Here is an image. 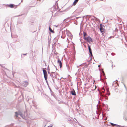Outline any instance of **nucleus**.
Wrapping results in <instances>:
<instances>
[{"instance_id": "1", "label": "nucleus", "mask_w": 127, "mask_h": 127, "mask_svg": "<svg viewBox=\"0 0 127 127\" xmlns=\"http://www.w3.org/2000/svg\"><path fill=\"white\" fill-rule=\"evenodd\" d=\"M15 117L16 118H18V116L19 115L20 116L22 117L23 119L25 120H26V119L25 116H23V114L22 113V112L20 111H19L18 112H15Z\"/></svg>"}, {"instance_id": "2", "label": "nucleus", "mask_w": 127, "mask_h": 127, "mask_svg": "<svg viewBox=\"0 0 127 127\" xmlns=\"http://www.w3.org/2000/svg\"><path fill=\"white\" fill-rule=\"evenodd\" d=\"M104 27L103 25L101 24H100V28L99 29L100 31L103 35L104 33Z\"/></svg>"}, {"instance_id": "3", "label": "nucleus", "mask_w": 127, "mask_h": 127, "mask_svg": "<svg viewBox=\"0 0 127 127\" xmlns=\"http://www.w3.org/2000/svg\"><path fill=\"white\" fill-rule=\"evenodd\" d=\"M85 40L89 43H91L93 42V40L92 38L89 36H88L84 39Z\"/></svg>"}, {"instance_id": "4", "label": "nucleus", "mask_w": 127, "mask_h": 127, "mask_svg": "<svg viewBox=\"0 0 127 127\" xmlns=\"http://www.w3.org/2000/svg\"><path fill=\"white\" fill-rule=\"evenodd\" d=\"M87 45L88 47L89 51V54L90 55V56H93L92 50L91 49L90 46L88 44H87Z\"/></svg>"}, {"instance_id": "5", "label": "nucleus", "mask_w": 127, "mask_h": 127, "mask_svg": "<svg viewBox=\"0 0 127 127\" xmlns=\"http://www.w3.org/2000/svg\"><path fill=\"white\" fill-rule=\"evenodd\" d=\"M50 76L52 78V79L53 81V82H54V78H56V76L55 74V72H52V74L50 75Z\"/></svg>"}, {"instance_id": "6", "label": "nucleus", "mask_w": 127, "mask_h": 127, "mask_svg": "<svg viewBox=\"0 0 127 127\" xmlns=\"http://www.w3.org/2000/svg\"><path fill=\"white\" fill-rule=\"evenodd\" d=\"M28 82L27 81H24L22 82V85L25 87H26L28 84Z\"/></svg>"}, {"instance_id": "7", "label": "nucleus", "mask_w": 127, "mask_h": 127, "mask_svg": "<svg viewBox=\"0 0 127 127\" xmlns=\"http://www.w3.org/2000/svg\"><path fill=\"white\" fill-rule=\"evenodd\" d=\"M102 93L100 94V96H101L102 97H105V99L107 100L108 99V98L106 96V95L105 94H104Z\"/></svg>"}, {"instance_id": "8", "label": "nucleus", "mask_w": 127, "mask_h": 127, "mask_svg": "<svg viewBox=\"0 0 127 127\" xmlns=\"http://www.w3.org/2000/svg\"><path fill=\"white\" fill-rule=\"evenodd\" d=\"M97 90L99 91L100 94V93L103 94L105 93V89L104 88H102L101 91H100L98 89H97Z\"/></svg>"}, {"instance_id": "9", "label": "nucleus", "mask_w": 127, "mask_h": 127, "mask_svg": "<svg viewBox=\"0 0 127 127\" xmlns=\"http://www.w3.org/2000/svg\"><path fill=\"white\" fill-rule=\"evenodd\" d=\"M57 62L59 64L60 68H61L62 66V63L61 61L59 59H58Z\"/></svg>"}, {"instance_id": "10", "label": "nucleus", "mask_w": 127, "mask_h": 127, "mask_svg": "<svg viewBox=\"0 0 127 127\" xmlns=\"http://www.w3.org/2000/svg\"><path fill=\"white\" fill-rule=\"evenodd\" d=\"M29 113L27 112V111L25 112L24 113L23 116H25V117L26 118V117H27L29 116ZM26 119L27 118H26Z\"/></svg>"}, {"instance_id": "11", "label": "nucleus", "mask_w": 127, "mask_h": 127, "mask_svg": "<svg viewBox=\"0 0 127 127\" xmlns=\"http://www.w3.org/2000/svg\"><path fill=\"white\" fill-rule=\"evenodd\" d=\"M43 74L45 80H47V72L43 73Z\"/></svg>"}, {"instance_id": "12", "label": "nucleus", "mask_w": 127, "mask_h": 127, "mask_svg": "<svg viewBox=\"0 0 127 127\" xmlns=\"http://www.w3.org/2000/svg\"><path fill=\"white\" fill-rule=\"evenodd\" d=\"M71 94L73 95H76V93L74 89L71 91Z\"/></svg>"}, {"instance_id": "13", "label": "nucleus", "mask_w": 127, "mask_h": 127, "mask_svg": "<svg viewBox=\"0 0 127 127\" xmlns=\"http://www.w3.org/2000/svg\"><path fill=\"white\" fill-rule=\"evenodd\" d=\"M7 6H8V7L10 8H13L14 7V5L12 4H10L9 5H7Z\"/></svg>"}, {"instance_id": "14", "label": "nucleus", "mask_w": 127, "mask_h": 127, "mask_svg": "<svg viewBox=\"0 0 127 127\" xmlns=\"http://www.w3.org/2000/svg\"><path fill=\"white\" fill-rule=\"evenodd\" d=\"M83 38L84 39L86 38V36H87V33L85 32H83Z\"/></svg>"}, {"instance_id": "15", "label": "nucleus", "mask_w": 127, "mask_h": 127, "mask_svg": "<svg viewBox=\"0 0 127 127\" xmlns=\"http://www.w3.org/2000/svg\"><path fill=\"white\" fill-rule=\"evenodd\" d=\"M78 0H75L73 3V5L74 6L75 5L78 1Z\"/></svg>"}, {"instance_id": "16", "label": "nucleus", "mask_w": 127, "mask_h": 127, "mask_svg": "<svg viewBox=\"0 0 127 127\" xmlns=\"http://www.w3.org/2000/svg\"><path fill=\"white\" fill-rule=\"evenodd\" d=\"M65 37V34H64V33H62V35L61 36V37L63 39H64Z\"/></svg>"}, {"instance_id": "17", "label": "nucleus", "mask_w": 127, "mask_h": 127, "mask_svg": "<svg viewBox=\"0 0 127 127\" xmlns=\"http://www.w3.org/2000/svg\"><path fill=\"white\" fill-rule=\"evenodd\" d=\"M49 30L50 31V32L54 33V31L50 27H49Z\"/></svg>"}, {"instance_id": "18", "label": "nucleus", "mask_w": 127, "mask_h": 127, "mask_svg": "<svg viewBox=\"0 0 127 127\" xmlns=\"http://www.w3.org/2000/svg\"><path fill=\"white\" fill-rule=\"evenodd\" d=\"M22 23V22L21 21H18L17 22V24L18 25V24H21Z\"/></svg>"}, {"instance_id": "19", "label": "nucleus", "mask_w": 127, "mask_h": 127, "mask_svg": "<svg viewBox=\"0 0 127 127\" xmlns=\"http://www.w3.org/2000/svg\"><path fill=\"white\" fill-rule=\"evenodd\" d=\"M69 37L71 39L72 38V35L71 34H70V35L69 36Z\"/></svg>"}, {"instance_id": "20", "label": "nucleus", "mask_w": 127, "mask_h": 127, "mask_svg": "<svg viewBox=\"0 0 127 127\" xmlns=\"http://www.w3.org/2000/svg\"><path fill=\"white\" fill-rule=\"evenodd\" d=\"M90 56L91 57V58H90V59L88 61V62L89 63L91 62V60L92 59V57H93V56Z\"/></svg>"}, {"instance_id": "21", "label": "nucleus", "mask_w": 127, "mask_h": 127, "mask_svg": "<svg viewBox=\"0 0 127 127\" xmlns=\"http://www.w3.org/2000/svg\"><path fill=\"white\" fill-rule=\"evenodd\" d=\"M43 73L47 72V71L46 70L44 69L43 68Z\"/></svg>"}, {"instance_id": "22", "label": "nucleus", "mask_w": 127, "mask_h": 127, "mask_svg": "<svg viewBox=\"0 0 127 127\" xmlns=\"http://www.w3.org/2000/svg\"><path fill=\"white\" fill-rule=\"evenodd\" d=\"M87 16H89V18H90V17L91 16H92V17H94V18H96V19H97V18H96L95 17H94V16H92L88 15H87Z\"/></svg>"}, {"instance_id": "23", "label": "nucleus", "mask_w": 127, "mask_h": 127, "mask_svg": "<svg viewBox=\"0 0 127 127\" xmlns=\"http://www.w3.org/2000/svg\"><path fill=\"white\" fill-rule=\"evenodd\" d=\"M110 124H111V125L112 126H115V124L112 123L110 122Z\"/></svg>"}, {"instance_id": "24", "label": "nucleus", "mask_w": 127, "mask_h": 127, "mask_svg": "<svg viewBox=\"0 0 127 127\" xmlns=\"http://www.w3.org/2000/svg\"><path fill=\"white\" fill-rule=\"evenodd\" d=\"M118 127H125V126H121V125H118Z\"/></svg>"}, {"instance_id": "25", "label": "nucleus", "mask_w": 127, "mask_h": 127, "mask_svg": "<svg viewBox=\"0 0 127 127\" xmlns=\"http://www.w3.org/2000/svg\"><path fill=\"white\" fill-rule=\"evenodd\" d=\"M67 67L69 71L70 70V67L68 65L67 66Z\"/></svg>"}, {"instance_id": "26", "label": "nucleus", "mask_w": 127, "mask_h": 127, "mask_svg": "<svg viewBox=\"0 0 127 127\" xmlns=\"http://www.w3.org/2000/svg\"><path fill=\"white\" fill-rule=\"evenodd\" d=\"M106 95H108V96L110 95V93L109 92H107Z\"/></svg>"}, {"instance_id": "27", "label": "nucleus", "mask_w": 127, "mask_h": 127, "mask_svg": "<svg viewBox=\"0 0 127 127\" xmlns=\"http://www.w3.org/2000/svg\"><path fill=\"white\" fill-rule=\"evenodd\" d=\"M48 73L50 74V76L52 74V72L51 73H50V71H48Z\"/></svg>"}, {"instance_id": "28", "label": "nucleus", "mask_w": 127, "mask_h": 127, "mask_svg": "<svg viewBox=\"0 0 127 127\" xmlns=\"http://www.w3.org/2000/svg\"><path fill=\"white\" fill-rule=\"evenodd\" d=\"M27 55V53L24 54H22V55H21V56H22V55Z\"/></svg>"}, {"instance_id": "29", "label": "nucleus", "mask_w": 127, "mask_h": 127, "mask_svg": "<svg viewBox=\"0 0 127 127\" xmlns=\"http://www.w3.org/2000/svg\"><path fill=\"white\" fill-rule=\"evenodd\" d=\"M106 90L107 92H109V89H106Z\"/></svg>"}, {"instance_id": "30", "label": "nucleus", "mask_w": 127, "mask_h": 127, "mask_svg": "<svg viewBox=\"0 0 127 127\" xmlns=\"http://www.w3.org/2000/svg\"><path fill=\"white\" fill-rule=\"evenodd\" d=\"M47 69L48 71H50V69L49 68V66H48V67L47 68Z\"/></svg>"}, {"instance_id": "31", "label": "nucleus", "mask_w": 127, "mask_h": 127, "mask_svg": "<svg viewBox=\"0 0 127 127\" xmlns=\"http://www.w3.org/2000/svg\"><path fill=\"white\" fill-rule=\"evenodd\" d=\"M32 103L34 104V105H33V106H35V105H34V101L33 100H32Z\"/></svg>"}, {"instance_id": "32", "label": "nucleus", "mask_w": 127, "mask_h": 127, "mask_svg": "<svg viewBox=\"0 0 127 127\" xmlns=\"http://www.w3.org/2000/svg\"><path fill=\"white\" fill-rule=\"evenodd\" d=\"M118 31V30L116 28L115 29V31L116 32H117Z\"/></svg>"}, {"instance_id": "33", "label": "nucleus", "mask_w": 127, "mask_h": 127, "mask_svg": "<svg viewBox=\"0 0 127 127\" xmlns=\"http://www.w3.org/2000/svg\"><path fill=\"white\" fill-rule=\"evenodd\" d=\"M115 84V81H114V82H113V84H112V86H113V85H114V84Z\"/></svg>"}, {"instance_id": "34", "label": "nucleus", "mask_w": 127, "mask_h": 127, "mask_svg": "<svg viewBox=\"0 0 127 127\" xmlns=\"http://www.w3.org/2000/svg\"><path fill=\"white\" fill-rule=\"evenodd\" d=\"M111 54L112 55H114L115 54L114 53H111Z\"/></svg>"}, {"instance_id": "35", "label": "nucleus", "mask_w": 127, "mask_h": 127, "mask_svg": "<svg viewBox=\"0 0 127 127\" xmlns=\"http://www.w3.org/2000/svg\"><path fill=\"white\" fill-rule=\"evenodd\" d=\"M113 37V36H110V37H109L108 38L110 39V38H112V37Z\"/></svg>"}, {"instance_id": "36", "label": "nucleus", "mask_w": 127, "mask_h": 127, "mask_svg": "<svg viewBox=\"0 0 127 127\" xmlns=\"http://www.w3.org/2000/svg\"><path fill=\"white\" fill-rule=\"evenodd\" d=\"M82 65V64H80V65H78V66H77V68H78V67H79V66H81V65Z\"/></svg>"}, {"instance_id": "37", "label": "nucleus", "mask_w": 127, "mask_h": 127, "mask_svg": "<svg viewBox=\"0 0 127 127\" xmlns=\"http://www.w3.org/2000/svg\"><path fill=\"white\" fill-rule=\"evenodd\" d=\"M53 126L52 125H50L48 126L47 127H52Z\"/></svg>"}, {"instance_id": "38", "label": "nucleus", "mask_w": 127, "mask_h": 127, "mask_svg": "<svg viewBox=\"0 0 127 127\" xmlns=\"http://www.w3.org/2000/svg\"><path fill=\"white\" fill-rule=\"evenodd\" d=\"M100 66V65H98V67H99ZM99 70L100 71V69L99 68Z\"/></svg>"}, {"instance_id": "39", "label": "nucleus", "mask_w": 127, "mask_h": 127, "mask_svg": "<svg viewBox=\"0 0 127 127\" xmlns=\"http://www.w3.org/2000/svg\"><path fill=\"white\" fill-rule=\"evenodd\" d=\"M6 70L7 71H8V72H9V71L8 69H6Z\"/></svg>"}, {"instance_id": "40", "label": "nucleus", "mask_w": 127, "mask_h": 127, "mask_svg": "<svg viewBox=\"0 0 127 127\" xmlns=\"http://www.w3.org/2000/svg\"><path fill=\"white\" fill-rule=\"evenodd\" d=\"M118 125L117 124H115V126H118Z\"/></svg>"}, {"instance_id": "41", "label": "nucleus", "mask_w": 127, "mask_h": 127, "mask_svg": "<svg viewBox=\"0 0 127 127\" xmlns=\"http://www.w3.org/2000/svg\"><path fill=\"white\" fill-rule=\"evenodd\" d=\"M54 66H55V68H56V70H57V68H56V67L54 65Z\"/></svg>"}, {"instance_id": "42", "label": "nucleus", "mask_w": 127, "mask_h": 127, "mask_svg": "<svg viewBox=\"0 0 127 127\" xmlns=\"http://www.w3.org/2000/svg\"><path fill=\"white\" fill-rule=\"evenodd\" d=\"M46 80V83H47L48 82L47 81V80Z\"/></svg>"}, {"instance_id": "43", "label": "nucleus", "mask_w": 127, "mask_h": 127, "mask_svg": "<svg viewBox=\"0 0 127 127\" xmlns=\"http://www.w3.org/2000/svg\"><path fill=\"white\" fill-rule=\"evenodd\" d=\"M103 75L104 76H105V73H104V72L103 71Z\"/></svg>"}, {"instance_id": "44", "label": "nucleus", "mask_w": 127, "mask_h": 127, "mask_svg": "<svg viewBox=\"0 0 127 127\" xmlns=\"http://www.w3.org/2000/svg\"><path fill=\"white\" fill-rule=\"evenodd\" d=\"M81 17H76V18H81Z\"/></svg>"}, {"instance_id": "45", "label": "nucleus", "mask_w": 127, "mask_h": 127, "mask_svg": "<svg viewBox=\"0 0 127 127\" xmlns=\"http://www.w3.org/2000/svg\"><path fill=\"white\" fill-rule=\"evenodd\" d=\"M51 92H52V90H51V89L50 88H49Z\"/></svg>"}, {"instance_id": "46", "label": "nucleus", "mask_w": 127, "mask_h": 127, "mask_svg": "<svg viewBox=\"0 0 127 127\" xmlns=\"http://www.w3.org/2000/svg\"><path fill=\"white\" fill-rule=\"evenodd\" d=\"M100 80H101V75H100Z\"/></svg>"}, {"instance_id": "47", "label": "nucleus", "mask_w": 127, "mask_h": 127, "mask_svg": "<svg viewBox=\"0 0 127 127\" xmlns=\"http://www.w3.org/2000/svg\"><path fill=\"white\" fill-rule=\"evenodd\" d=\"M103 106H104V103H103Z\"/></svg>"}, {"instance_id": "48", "label": "nucleus", "mask_w": 127, "mask_h": 127, "mask_svg": "<svg viewBox=\"0 0 127 127\" xmlns=\"http://www.w3.org/2000/svg\"><path fill=\"white\" fill-rule=\"evenodd\" d=\"M5 74H6V75L7 74H6V71H5Z\"/></svg>"}, {"instance_id": "49", "label": "nucleus", "mask_w": 127, "mask_h": 127, "mask_svg": "<svg viewBox=\"0 0 127 127\" xmlns=\"http://www.w3.org/2000/svg\"><path fill=\"white\" fill-rule=\"evenodd\" d=\"M47 83V85H49V84H48V82Z\"/></svg>"}, {"instance_id": "50", "label": "nucleus", "mask_w": 127, "mask_h": 127, "mask_svg": "<svg viewBox=\"0 0 127 127\" xmlns=\"http://www.w3.org/2000/svg\"><path fill=\"white\" fill-rule=\"evenodd\" d=\"M113 65H112V68H113Z\"/></svg>"}, {"instance_id": "51", "label": "nucleus", "mask_w": 127, "mask_h": 127, "mask_svg": "<svg viewBox=\"0 0 127 127\" xmlns=\"http://www.w3.org/2000/svg\"><path fill=\"white\" fill-rule=\"evenodd\" d=\"M76 12L75 11L74 12V13H75Z\"/></svg>"}, {"instance_id": "52", "label": "nucleus", "mask_w": 127, "mask_h": 127, "mask_svg": "<svg viewBox=\"0 0 127 127\" xmlns=\"http://www.w3.org/2000/svg\"><path fill=\"white\" fill-rule=\"evenodd\" d=\"M65 19H64V20H65Z\"/></svg>"}, {"instance_id": "53", "label": "nucleus", "mask_w": 127, "mask_h": 127, "mask_svg": "<svg viewBox=\"0 0 127 127\" xmlns=\"http://www.w3.org/2000/svg\"><path fill=\"white\" fill-rule=\"evenodd\" d=\"M98 104H97V106H98Z\"/></svg>"}, {"instance_id": "54", "label": "nucleus", "mask_w": 127, "mask_h": 127, "mask_svg": "<svg viewBox=\"0 0 127 127\" xmlns=\"http://www.w3.org/2000/svg\"><path fill=\"white\" fill-rule=\"evenodd\" d=\"M68 40V38H67V40Z\"/></svg>"}, {"instance_id": "55", "label": "nucleus", "mask_w": 127, "mask_h": 127, "mask_svg": "<svg viewBox=\"0 0 127 127\" xmlns=\"http://www.w3.org/2000/svg\"><path fill=\"white\" fill-rule=\"evenodd\" d=\"M107 106H108V105H107Z\"/></svg>"}, {"instance_id": "56", "label": "nucleus", "mask_w": 127, "mask_h": 127, "mask_svg": "<svg viewBox=\"0 0 127 127\" xmlns=\"http://www.w3.org/2000/svg\"><path fill=\"white\" fill-rule=\"evenodd\" d=\"M99 101L98 103H99Z\"/></svg>"}, {"instance_id": "57", "label": "nucleus", "mask_w": 127, "mask_h": 127, "mask_svg": "<svg viewBox=\"0 0 127 127\" xmlns=\"http://www.w3.org/2000/svg\"><path fill=\"white\" fill-rule=\"evenodd\" d=\"M126 121H127V120H126Z\"/></svg>"}]
</instances>
